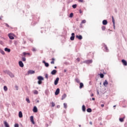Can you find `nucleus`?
Masks as SVG:
<instances>
[{"mask_svg": "<svg viewBox=\"0 0 127 127\" xmlns=\"http://www.w3.org/2000/svg\"><path fill=\"white\" fill-rule=\"evenodd\" d=\"M115 12L116 13H118V10H117V8H115Z\"/></svg>", "mask_w": 127, "mask_h": 127, "instance_id": "nucleus-54", "label": "nucleus"}, {"mask_svg": "<svg viewBox=\"0 0 127 127\" xmlns=\"http://www.w3.org/2000/svg\"><path fill=\"white\" fill-rule=\"evenodd\" d=\"M102 24L103 25H107L108 24V20L107 19H104L102 21Z\"/></svg>", "mask_w": 127, "mask_h": 127, "instance_id": "nucleus-16", "label": "nucleus"}, {"mask_svg": "<svg viewBox=\"0 0 127 127\" xmlns=\"http://www.w3.org/2000/svg\"><path fill=\"white\" fill-rule=\"evenodd\" d=\"M34 94L35 95H38L39 94V92L37 90H34Z\"/></svg>", "mask_w": 127, "mask_h": 127, "instance_id": "nucleus-39", "label": "nucleus"}, {"mask_svg": "<svg viewBox=\"0 0 127 127\" xmlns=\"http://www.w3.org/2000/svg\"><path fill=\"white\" fill-rule=\"evenodd\" d=\"M79 13H80V14H81V13H82V10H81V9H80L79 10Z\"/></svg>", "mask_w": 127, "mask_h": 127, "instance_id": "nucleus-52", "label": "nucleus"}, {"mask_svg": "<svg viewBox=\"0 0 127 127\" xmlns=\"http://www.w3.org/2000/svg\"><path fill=\"white\" fill-rule=\"evenodd\" d=\"M125 127H127V124H125Z\"/></svg>", "mask_w": 127, "mask_h": 127, "instance_id": "nucleus-61", "label": "nucleus"}, {"mask_svg": "<svg viewBox=\"0 0 127 127\" xmlns=\"http://www.w3.org/2000/svg\"><path fill=\"white\" fill-rule=\"evenodd\" d=\"M74 16V13L73 12H71L70 14H69V17L70 18H72Z\"/></svg>", "mask_w": 127, "mask_h": 127, "instance_id": "nucleus-35", "label": "nucleus"}, {"mask_svg": "<svg viewBox=\"0 0 127 127\" xmlns=\"http://www.w3.org/2000/svg\"><path fill=\"white\" fill-rule=\"evenodd\" d=\"M0 53L2 55H5V52H4V51H3V50H1V49H0Z\"/></svg>", "mask_w": 127, "mask_h": 127, "instance_id": "nucleus-29", "label": "nucleus"}, {"mask_svg": "<svg viewBox=\"0 0 127 127\" xmlns=\"http://www.w3.org/2000/svg\"><path fill=\"white\" fill-rule=\"evenodd\" d=\"M32 18L33 19V22H35V21H39V18L40 17H38V18L37 17V15H34L33 16Z\"/></svg>", "mask_w": 127, "mask_h": 127, "instance_id": "nucleus-4", "label": "nucleus"}, {"mask_svg": "<svg viewBox=\"0 0 127 127\" xmlns=\"http://www.w3.org/2000/svg\"><path fill=\"white\" fill-rule=\"evenodd\" d=\"M75 82H76V83H80L81 82H80V80L78 79V78H76L75 79Z\"/></svg>", "mask_w": 127, "mask_h": 127, "instance_id": "nucleus-34", "label": "nucleus"}, {"mask_svg": "<svg viewBox=\"0 0 127 127\" xmlns=\"http://www.w3.org/2000/svg\"><path fill=\"white\" fill-rule=\"evenodd\" d=\"M75 38L79 40H81L82 39H83V37H82V35H76Z\"/></svg>", "mask_w": 127, "mask_h": 127, "instance_id": "nucleus-10", "label": "nucleus"}, {"mask_svg": "<svg viewBox=\"0 0 127 127\" xmlns=\"http://www.w3.org/2000/svg\"><path fill=\"white\" fill-rule=\"evenodd\" d=\"M67 97V95L66 94H64V95L62 97V100H64V99H65Z\"/></svg>", "mask_w": 127, "mask_h": 127, "instance_id": "nucleus-25", "label": "nucleus"}, {"mask_svg": "<svg viewBox=\"0 0 127 127\" xmlns=\"http://www.w3.org/2000/svg\"><path fill=\"white\" fill-rule=\"evenodd\" d=\"M42 63L44 64L45 67H48L50 66L49 63H46V61H43Z\"/></svg>", "mask_w": 127, "mask_h": 127, "instance_id": "nucleus-11", "label": "nucleus"}, {"mask_svg": "<svg viewBox=\"0 0 127 127\" xmlns=\"http://www.w3.org/2000/svg\"><path fill=\"white\" fill-rule=\"evenodd\" d=\"M48 77H49V75H48V74H45V78H46L47 79H48Z\"/></svg>", "mask_w": 127, "mask_h": 127, "instance_id": "nucleus-47", "label": "nucleus"}, {"mask_svg": "<svg viewBox=\"0 0 127 127\" xmlns=\"http://www.w3.org/2000/svg\"><path fill=\"white\" fill-rule=\"evenodd\" d=\"M30 122L32 123V124H33V125L35 124V122L34 120V116H31L30 117Z\"/></svg>", "mask_w": 127, "mask_h": 127, "instance_id": "nucleus-8", "label": "nucleus"}, {"mask_svg": "<svg viewBox=\"0 0 127 127\" xmlns=\"http://www.w3.org/2000/svg\"><path fill=\"white\" fill-rule=\"evenodd\" d=\"M22 61L24 62L26 61V59L25 57H22Z\"/></svg>", "mask_w": 127, "mask_h": 127, "instance_id": "nucleus-37", "label": "nucleus"}, {"mask_svg": "<svg viewBox=\"0 0 127 127\" xmlns=\"http://www.w3.org/2000/svg\"><path fill=\"white\" fill-rule=\"evenodd\" d=\"M83 0H78V2H83Z\"/></svg>", "mask_w": 127, "mask_h": 127, "instance_id": "nucleus-53", "label": "nucleus"}, {"mask_svg": "<svg viewBox=\"0 0 127 127\" xmlns=\"http://www.w3.org/2000/svg\"><path fill=\"white\" fill-rule=\"evenodd\" d=\"M86 111L88 113H91V112H92V109L88 108V109H87Z\"/></svg>", "mask_w": 127, "mask_h": 127, "instance_id": "nucleus-32", "label": "nucleus"}, {"mask_svg": "<svg viewBox=\"0 0 127 127\" xmlns=\"http://www.w3.org/2000/svg\"><path fill=\"white\" fill-rule=\"evenodd\" d=\"M35 73V70H30L27 72L28 74H34Z\"/></svg>", "mask_w": 127, "mask_h": 127, "instance_id": "nucleus-19", "label": "nucleus"}, {"mask_svg": "<svg viewBox=\"0 0 127 127\" xmlns=\"http://www.w3.org/2000/svg\"><path fill=\"white\" fill-rule=\"evenodd\" d=\"M90 96L92 97H93L94 96V94H92Z\"/></svg>", "mask_w": 127, "mask_h": 127, "instance_id": "nucleus-59", "label": "nucleus"}, {"mask_svg": "<svg viewBox=\"0 0 127 127\" xmlns=\"http://www.w3.org/2000/svg\"><path fill=\"white\" fill-rule=\"evenodd\" d=\"M42 30L41 31V33H44L46 32V30L44 28H41Z\"/></svg>", "mask_w": 127, "mask_h": 127, "instance_id": "nucleus-30", "label": "nucleus"}, {"mask_svg": "<svg viewBox=\"0 0 127 127\" xmlns=\"http://www.w3.org/2000/svg\"><path fill=\"white\" fill-rule=\"evenodd\" d=\"M101 106L102 108H104L105 105L104 104H102Z\"/></svg>", "mask_w": 127, "mask_h": 127, "instance_id": "nucleus-55", "label": "nucleus"}, {"mask_svg": "<svg viewBox=\"0 0 127 127\" xmlns=\"http://www.w3.org/2000/svg\"><path fill=\"white\" fill-rule=\"evenodd\" d=\"M99 75L100 78H104V75L103 73H100Z\"/></svg>", "mask_w": 127, "mask_h": 127, "instance_id": "nucleus-36", "label": "nucleus"}, {"mask_svg": "<svg viewBox=\"0 0 127 127\" xmlns=\"http://www.w3.org/2000/svg\"><path fill=\"white\" fill-rule=\"evenodd\" d=\"M109 85V82H108V81L107 80H105L104 82L103 83V85L105 87H107Z\"/></svg>", "mask_w": 127, "mask_h": 127, "instance_id": "nucleus-22", "label": "nucleus"}, {"mask_svg": "<svg viewBox=\"0 0 127 127\" xmlns=\"http://www.w3.org/2000/svg\"><path fill=\"white\" fill-rule=\"evenodd\" d=\"M4 72L5 73L7 74L10 76V77H11V78H14L15 77V76L13 74V73L11 72L10 71V70H4Z\"/></svg>", "mask_w": 127, "mask_h": 127, "instance_id": "nucleus-2", "label": "nucleus"}, {"mask_svg": "<svg viewBox=\"0 0 127 127\" xmlns=\"http://www.w3.org/2000/svg\"><path fill=\"white\" fill-rule=\"evenodd\" d=\"M77 6V4H72V7L73 9L76 8Z\"/></svg>", "mask_w": 127, "mask_h": 127, "instance_id": "nucleus-28", "label": "nucleus"}, {"mask_svg": "<svg viewBox=\"0 0 127 127\" xmlns=\"http://www.w3.org/2000/svg\"><path fill=\"white\" fill-rule=\"evenodd\" d=\"M8 36L10 40H14V37L12 36L11 33L8 34Z\"/></svg>", "mask_w": 127, "mask_h": 127, "instance_id": "nucleus-15", "label": "nucleus"}, {"mask_svg": "<svg viewBox=\"0 0 127 127\" xmlns=\"http://www.w3.org/2000/svg\"><path fill=\"white\" fill-rule=\"evenodd\" d=\"M18 117L19 118H22L23 117V113L21 111L19 112Z\"/></svg>", "mask_w": 127, "mask_h": 127, "instance_id": "nucleus-23", "label": "nucleus"}, {"mask_svg": "<svg viewBox=\"0 0 127 127\" xmlns=\"http://www.w3.org/2000/svg\"><path fill=\"white\" fill-rule=\"evenodd\" d=\"M103 47L105 49L104 51L106 52H109V49H108V47L107 46V45H106V44H103Z\"/></svg>", "mask_w": 127, "mask_h": 127, "instance_id": "nucleus-14", "label": "nucleus"}, {"mask_svg": "<svg viewBox=\"0 0 127 127\" xmlns=\"http://www.w3.org/2000/svg\"><path fill=\"white\" fill-rule=\"evenodd\" d=\"M82 110L83 112H86V106L85 105H82Z\"/></svg>", "mask_w": 127, "mask_h": 127, "instance_id": "nucleus-26", "label": "nucleus"}, {"mask_svg": "<svg viewBox=\"0 0 127 127\" xmlns=\"http://www.w3.org/2000/svg\"><path fill=\"white\" fill-rule=\"evenodd\" d=\"M52 61L51 62V64H55V59H54V58H53L52 59Z\"/></svg>", "mask_w": 127, "mask_h": 127, "instance_id": "nucleus-31", "label": "nucleus"}, {"mask_svg": "<svg viewBox=\"0 0 127 127\" xmlns=\"http://www.w3.org/2000/svg\"><path fill=\"white\" fill-rule=\"evenodd\" d=\"M19 66L21 67H23L24 66V64L22 61H19L18 62Z\"/></svg>", "mask_w": 127, "mask_h": 127, "instance_id": "nucleus-9", "label": "nucleus"}, {"mask_svg": "<svg viewBox=\"0 0 127 127\" xmlns=\"http://www.w3.org/2000/svg\"><path fill=\"white\" fill-rule=\"evenodd\" d=\"M5 26H6L8 28H9L10 27V26L8 25V24L5 23Z\"/></svg>", "mask_w": 127, "mask_h": 127, "instance_id": "nucleus-49", "label": "nucleus"}, {"mask_svg": "<svg viewBox=\"0 0 127 127\" xmlns=\"http://www.w3.org/2000/svg\"><path fill=\"white\" fill-rule=\"evenodd\" d=\"M57 72H58V70H57V69H53V70H52L51 74L52 75H55L57 74Z\"/></svg>", "mask_w": 127, "mask_h": 127, "instance_id": "nucleus-7", "label": "nucleus"}, {"mask_svg": "<svg viewBox=\"0 0 127 127\" xmlns=\"http://www.w3.org/2000/svg\"><path fill=\"white\" fill-rule=\"evenodd\" d=\"M122 63H123V65L125 66L127 65V62L126 60H122Z\"/></svg>", "mask_w": 127, "mask_h": 127, "instance_id": "nucleus-18", "label": "nucleus"}, {"mask_svg": "<svg viewBox=\"0 0 127 127\" xmlns=\"http://www.w3.org/2000/svg\"><path fill=\"white\" fill-rule=\"evenodd\" d=\"M23 56H26V55H30V53H26V52H23Z\"/></svg>", "mask_w": 127, "mask_h": 127, "instance_id": "nucleus-27", "label": "nucleus"}, {"mask_svg": "<svg viewBox=\"0 0 127 127\" xmlns=\"http://www.w3.org/2000/svg\"><path fill=\"white\" fill-rule=\"evenodd\" d=\"M3 124L4 125L5 127H10L9 125L8 124V123L6 121H4L3 122Z\"/></svg>", "mask_w": 127, "mask_h": 127, "instance_id": "nucleus-20", "label": "nucleus"}, {"mask_svg": "<svg viewBox=\"0 0 127 127\" xmlns=\"http://www.w3.org/2000/svg\"><path fill=\"white\" fill-rule=\"evenodd\" d=\"M83 63L86 64H91L92 63H93V60H87L86 61H84V62H83Z\"/></svg>", "mask_w": 127, "mask_h": 127, "instance_id": "nucleus-3", "label": "nucleus"}, {"mask_svg": "<svg viewBox=\"0 0 127 127\" xmlns=\"http://www.w3.org/2000/svg\"><path fill=\"white\" fill-rule=\"evenodd\" d=\"M4 51L7 53H10L11 52V49L9 48H5L4 49Z\"/></svg>", "mask_w": 127, "mask_h": 127, "instance_id": "nucleus-21", "label": "nucleus"}, {"mask_svg": "<svg viewBox=\"0 0 127 127\" xmlns=\"http://www.w3.org/2000/svg\"><path fill=\"white\" fill-rule=\"evenodd\" d=\"M38 111V108L36 106H34L33 109V112L34 113H37Z\"/></svg>", "mask_w": 127, "mask_h": 127, "instance_id": "nucleus-17", "label": "nucleus"}, {"mask_svg": "<svg viewBox=\"0 0 127 127\" xmlns=\"http://www.w3.org/2000/svg\"><path fill=\"white\" fill-rule=\"evenodd\" d=\"M81 23L82 24H85L86 23V20L85 19H83L82 20Z\"/></svg>", "mask_w": 127, "mask_h": 127, "instance_id": "nucleus-43", "label": "nucleus"}, {"mask_svg": "<svg viewBox=\"0 0 127 127\" xmlns=\"http://www.w3.org/2000/svg\"><path fill=\"white\" fill-rule=\"evenodd\" d=\"M51 104H52V106L53 107H54L55 106V103L54 102H52Z\"/></svg>", "mask_w": 127, "mask_h": 127, "instance_id": "nucleus-46", "label": "nucleus"}, {"mask_svg": "<svg viewBox=\"0 0 127 127\" xmlns=\"http://www.w3.org/2000/svg\"><path fill=\"white\" fill-rule=\"evenodd\" d=\"M76 61H77V62H79L80 61V59L79 58H77L76 59Z\"/></svg>", "mask_w": 127, "mask_h": 127, "instance_id": "nucleus-48", "label": "nucleus"}, {"mask_svg": "<svg viewBox=\"0 0 127 127\" xmlns=\"http://www.w3.org/2000/svg\"><path fill=\"white\" fill-rule=\"evenodd\" d=\"M29 40L31 43L33 42V40L32 39H29Z\"/></svg>", "mask_w": 127, "mask_h": 127, "instance_id": "nucleus-51", "label": "nucleus"}, {"mask_svg": "<svg viewBox=\"0 0 127 127\" xmlns=\"http://www.w3.org/2000/svg\"><path fill=\"white\" fill-rule=\"evenodd\" d=\"M89 124H90L91 125H93V123H92V122H90L89 123Z\"/></svg>", "mask_w": 127, "mask_h": 127, "instance_id": "nucleus-58", "label": "nucleus"}, {"mask_svg": "<svg viewBox=\"0 0 127 127\" xmlns=\"http://www.w3.org/2000/svg\"><path fill=\"white\" fill-rule=\"evenodd\" d=\"M97 95H99V90H97Z\"/></svg>", "mask_w": 127, "mask_h": 127, "instance_id": "nucleus-56", "label": "nucleus"}, {"mask_svg": "<svg viewBox=\"0 0 127 127\" xmlns=\"http://www.w3.org/2000/svg\"><path fill=\"white\" fill-rule=\"evenodd\" d=\"M59 80H60V78L57 77L54 81L55 85H57L58 84Z\"/></svg>", "mask_w": 127, "mask_h": 127, "instance_id": "nucleus-12", "label": "nucleus"}, {"mask_svg": "<svg viewBox=\"0 0 127 127\" xmlns=\"http://www.w3.org/2000/svg\"><path fill=\"white\" fill-rule=\"evenodd\" d=\"M38 81V84L39 85H41L43 83L42 81L44 80V78L41 76H39L37 77Z\"/></svg>", "mask_w": 127, "mask_h": 127, "instance_id": "nucleus-1", "label": "nucleus"}, {"mask_svg": "<svg viewBox=\"0 0 127 127\" xmlns=\"http://www.w3.org/2000/svg\"><path fill=\"white\" fill-rule=\"evenodd\" d=\"M95 98H92V100L95 101Z\"/></svg>", "mask_w": 127, "mask_h": 127, "instance_id": "nucleus-62", "label": "nucleus"}, {"mask_svg": "<svg viewBox=\"0 0 127 127\" xmlns=\"http://www.w3.org/2000/svg\"><path fill=\"white\" fill-rule=\"evenodd\" d=\"M83 87H84V84L82 82H80L79 83V89H81L82 88H83Z\"/></svg>", "mask_w": 127, "mask_h": 127, "instance_id": "nucleus-24", "label": "nucleus"}, {"mask_svg": "<svg viewBox=\"0 0 127 127\" xmlns=\"http://www.w3.org/2000/svg\"><path fill=\"white\" fill-rule=\"evenodd\" d=\"M15 87L16 90H18L19 87L17 86H15Z\"/></svg>", "mask_w": 127, "mask_h": 127, "instance_id": "nucleus-50", "label": "nucleus"}, {"mask_svg": "<svg viewBox=\"0 0 127 127\" xmlns=\"http://www.w3.org/2000/svg\"><path fill=\"white\" fill-rule=\"evenodd\" d=\"M102 31H105V30H106V26H102Z\"/></svg>", "mask_w": 127, "mask_h": 127, "instance_id": "nucleus-40", "label": "nucleus"}, {"mask_svg": "<svg viewBox=\"0 0 127 127\" xmlns=\"http://www.w3.org/2000/svg\"><path fill=\"white\" fill-rule=\"evenodd\" d=\"M14 127H19V125L18 124H15L14 126Z\"/></svg>", "mask_w": 127, "mask_h": 127, "instance_id": "nucleus-44", "label": "nucleus"}, {"mask_svg": "<svg viewBox=\"0 0 127 127\" xmlns=\"http://www.w3.org/2000/svg\"><path fill=\"white\" fill-rule=\"evenodd\" d=\"M32 51L34 52H36V49L35 48H32Z\"/></svg>", "mask_w": 127, "mask_h": 127, "instance_id": "nucleus-45", "label": "nucleus"}, {"mask_svg": "<svg viewBox=\"0 0 127 127\" xmlns=\"http://www.w3.org/2000/svg\"><path fill=\"white\" fill-rule=\"evenodd\" d=\"M57 107V108H60L61 106H60V105H58Z\"/></svg>", "mask_w": 127, "mask_h": 127, "instance_id": "nucleus-57", "label": "nucleus"}, {"mask_svg": "<svg viewBox=\"0 0 127 127\" xmlns=\"http://www.w3.org/2000/svg\"><path fill=\"white\" fill-rule=\"evenodd\" d=\"M75 33H71V36L70 37V40L71 41H74L75 40Z\"/></svg>", "mask_w": 127, "mask_h": 127, "instance_id": "nucleus-5", "label": "nucleus"}, {"mask_svg": "<svg viewBox=\"0 0 127 127\" xmlns=\"http://www.w3.org/2000/svg\"><path fill=\"white\" fill-rule=\"evenodd\" d=\"M107 74V72H103V74Z\"/></svg>", "mask_w": 127, "mask_h": 127, "instance_id": "nucleus-64", "label": "nucleus"}, {"mask_svg": "<svg viewBox=\"0 0 127 127\" xmlns=\"http://www.w3.org/2000/svg\"><path fill=\"white\" fill-rule=\"evenodd\" d=\"M119 121H120V122H124V121H125V118H120L119 119Z\"/></svg>", "mask_w": 127, "mask_h": 127, "instance_id": "nucleus-33", "label": "nucleus"}, {"mask_svg": "<svg viewBox=\"0 0 127 127\" xmlns=\"http://www.w3.org/2000/svg\"><path fill=\"white\" fill-rule=\"evenodd\" d=\"M64 108L65 109H67V104L66 103H64Z\"/></svg>", "mask_w": 127, "mask_h": 127, "instance_id": "nucleus-41", "label": "nucleus"}, {"mask_svg": "<svg viewBox=\"0 0 127 127\" xmlns=\"http://www.w3.org/2000/svg\"><path fill=\"white\" fill-rule=\"evenodd\" d=\"M112 20L113 24V27L114 29H115L116 28V23L115 22V18L114 17V16H112Z\"/></svg>", "mask_w": 127, "mask_h": 127, "instance_id": "nucleus-6", "label": "nucleus"}, {"mask_svg": "<svg viewBox=\"0 0 127 127\" xmlns=\"http://www.w3.org/2000/svg\"><path fill=\"white\" fill-rule=\"evenodd\" d=\"M3 90H4V91H7V90H8V88H7V86H4V87H3Z\"/></svg>", "mask_w": 127, "mask_h": 127, "instance_id": "nucleus-38", "label": "nucleus"}, {"mask_svg": "<svg viewBox=\"0 0 127 127\" xmlns=\"http://www.w3.org/2000/svg\"><path fill=\"white\" fill-rule=\"evenodd\" d=\"M2 43H3V42H2V41H0V44L1 45H2Z\"/></svg>", "mask_w": 127, "mask_h": 127, "instance_id": "nucleus-60", "label": "nucleus"}, {"mask_svg": "<svg viewBox=\"0 0 127 127\" xmlns=\"http://www.w3.org/2000/svg\"><path fill=\"white\" fill-rule=\"evenodd\" d=\"M60 93V89L57 88L55 92V95L56 96L58 95Z\"/></svg>", "mask_w": 127, "mask_h": 127, "instance_id": "nucleus-13", "label": "nucleus"}, {"mask_svg": "<svg viewBox=\"0 0 127 127\" xmlns=\"http://www.w3.org/2000/svg\"><path fill=\"white\" fill-rule=\"evenodd\" d=\"M26 102L28 103H30V99L28 98H26Z\"/></svg>", "mask_w": 127, "mask_h": 127, "instance_id": "nucleus-42", "label": "nucleus"}, {"mask_svg": "<svg viewBox=\"0 0 127 127\" xmlns=\"http://www.w3.org/2000/svg\"><path fill=\"white\" fill-rule=\"evenodd\" d=\"M89 84H90V85H92V82H91V81L89 82Z\"/></svg>", "mask_w": 127, "mask_h": 127, "instance_id": "nucleus-63", "label": "nucleus"}]
</instances>
